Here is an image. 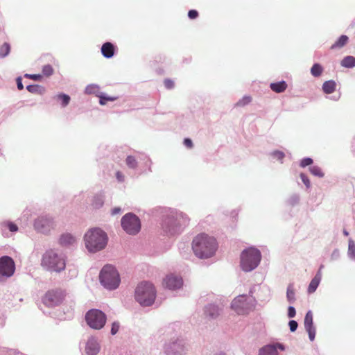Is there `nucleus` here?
I'll list each match as a JSON object with an SVG mask.
<instances>
[{
  "mask_svg": "<svg viewBox=\"0 0 355 355\" xmlns=\"http://www.w3.org/2000/svg\"><path fill=\"white\" fill-rule=\"evenodd\" d=\"M125 162L127 166L131 168H135L137 166V162L132 156H128Z\"/></svg>",
  "mask_w": 355,
  "mask_h": 355,
  "instance_id": "nucleus-31",
  "label": "nucleus"
},
{
  "mask_svg": "<svg viewBox=\"0 0 355 355\" xmlns=\"http://www.w3.org/2000/svg\"><path fill=\"white\" fill-rule=\"evenodd\" d=\"M219 308L215 305L210 304L205 309V314L211 318H214L219 315Z\"/></svg>",
  "mask_w": 355,
  "mask_h": 355,
  "instance_id": "nucleus-23",
  "label": "nucleus"
},
{
  "mask_svg": "<svg viewBox=\"0 0 355 355\" xmlns=\"http://www.w3.org/2000/svg\"><path fill=\"white\" fill-rule=\"evenodd\" d=\"M116 177L119 182H123L124 180V176L120 171L116 172Z\"/></svg>",
  "mask_w": 355,
  "mask_h": 355,
  "instance_id": "nucleus-49",
  "label": "nucleus"
},
{
  "mask_svg": "<svg viewBox=\"0 0 355 355\" xmlns=\"http://www.w3.org/2000/svg\"><path fill=\"white\" fill-rule=\"evenodd\" d=\"M322 268V266H320L317 274L313 278V279L311 281V282L309 285V287H308V293H313L317 289V288L320 282V280L322 279V272H321Z\"/></svg>",
  "mask_w": 355,
  "mask_h": 355,
  "instance_id": "nucleus-17",
  "label": "nucleus"
},
{
  "mask_svg": "<svg viewBox=\"0 0 355 355\" xmlns=\"http://www.w3.org/2000/svg\"><path fill=\"white\" fill-rule=\"evenodd\" d=\"M164 85L167 89H172L174 87V83L170 79H166L164 80Z\"/></svg>",
  "mask_w": 355,
  "mask_h": 355,
  "instance_id": "nucleus-43",
  "label": "nucleus"
},
{
  "mask_svg": "<svg viewBox=\"0 0 355 355\" xmlns=\"http://www.w3.org/2000/svg\"><path fill=\"white\" fill-rule=\"evenodd\" d=\"M26 89L31 93H41L44 88L39 85H28Z\"/></svg>",
  "mask_w": 355,
  "mask_h": 355,
  "instance_id": "nucleus-32",
  "label": "nucleus"
},
{
  "mask_svg": "<svg viewBox=\"0 0 355 355\" xmlns=\"http://www.w3.org/2000/svg\"><path fill=\"white\" fill-rule=\"evenodd\" d=\"M300 178H301L302 181L303 182V183L306 185V187L307 188H309L310 186H311V182H310V180L308 178V177L305 174L301 173L300 174Z\"/></svg>",
  "mask_w": 355,
  "mask_h": 355,
  "instance_id": "nucleus-39",
  "label": "nucleus"
},
{
  "mask_svg": "<svg viewBox=\"0 0 355 355\" xmlns=\"http://www.w3.org/2000/svg\"><path fill=\"white\" fill-rule=\"evenodd\" d=\"M218 248L216 239L206 234H200L193 240L192 249L196 257L207 259L212 257Z\"/></svg>",
  "mask_w": 355,
  "mask_h": 355,
  "instance_id": "nucleus-1",
  "label": "nucleus"
},
{
  "mask_svg": "<svg viewBox=\"0 0 355 355\" xmlns=\"http://www.w3.org/2000/svg\"><path fill=\"white\" fill-rule=\"evenodd\" d=\"M217 355H225V354H223V353H220V354H217Z\"/></svg>",
  "mask_w": 355,
  "mask_h": 355,
  "instance_id": "nucleus-53",
  "label": "nucleus"
},
{
  "mask_svg": "<svg viewBox=\"0 0 355 355\" xmlns=\"http://www.w3.org/2000/svg\"><path fill=\"white\" fill-rule=\"evenodd\" d=\"M58 98L62 101V105L64 107L67 105L70 101V97L67 94H59Z\"/></svg>",
  "mask_w": 355,
  "mask_h": 355,
  "instance_id": "nucleus-36",
  "label": "nucleus"
},
{
  "mask_svg": "<svg viewBox=\"0 0 355 355\" xmlns=\"http://www.w3.org/2000/svg\"><path fill=\"white\" fill-rule=\"evenodd\" d=\"M85 93L88 94H95L98 97L101 94L100 92V87L97 85H89L85 88Z\"/></svg>",
  "mask_w": 355,
  "mask_h": 355,
  "instance_id": "nucleus-24",
  "label": "nucleus"
},
{
  "mask_svg": "<svg viewBox=\"0 0 355 355\" xmlns=\"http://www.w3.org/2000/svg\"><path fill=\"white\" fill-rule=\"evenodd\" d=\"M15 270V264L13 259L8 256L0 258V277H10L13 275Z\"/></svg>",
  "mask_w": 355,
  "mask_h": 355,
  "instance_id": "nucleus-9",
  "label": "nucleus"
},
{
  "mask_svg": "<svg viewBox=\"0 0 355 355\" xmlns=\"http://www.w3.org/2000/svg\"><path fill=\"white\" fill-rule=\"evenodd\" d=\"M272 155L278 160H282L284 157V153L282 151H275Z\"/></svg>",
  "mask_w": 355,
  "mask_h": 355,
  "instance_id": "nucleus-40",
  "label": "nucleus"
},
{
  "mask_svg": "<svg viewBox=\"0 0 355 355\" xmlns=\"http://www.w3.org/2000/svg\"><path fill=\"white\" fill-rule=\"evenodd\" d=\"M354 250H355V248H354Z\"/></svg>",
  "mask_w": 355,
  "mask_h": 355,
  "instance_id": "nucleus-54",
  "label": "nucleus"
},
{
  "mask_svg": "<svg viewBox=\"0 0 355 355\" xmlns=\"http://www.w3.org/2000/svg\"><path fill=\"white\" fill-rule=\"evenodd\" d=\"M35 229L42 233L47 234L55 227L53 218L48 216H40L34 223Z\"/></svg>",
  "mask_w": 355,
  "mask_h": 355,
  "instance_id": "nucleus-10",
  "label": "nucleus"
},
{
  "mask_svg": "<svg viewBox=\"0 0 355 355\" xmlns=\"http://www.w3.org/2000/svg\"><path fill=\"white\" fill-rule=\"evenodd\" d=\"M17 85L18 89L21 90V89H24V85L22 84L21 78V77H18L17 78Z\"/></svg>",
  "mask_w": 355,
  "mask_h": 355,
  "instance_id": "nucleus-48",
  "label": "nucleus"
},
{
  "mask_svg": "<svg viewBox=\"0 0 355 355\" xmlns=\"http://www.w3.org/2000/svg\"><path fill=\"white\" fill-rule=\"evenodd\" d=\"M342 66L347 68H352L355 66V58L353 56H347L341 62Z\"/></svg>",
  "mask_w": 355,
  "mask_h": 355,
  "instance_id": "nucleus-27",
  "label": "nucleus"
},
{
  "mask_svg": "<svg viewBox=\"0 0 355 355\" xmlns=\"http://www.w3.org/2000/svg\"><path fill=\"white\" fill-rule=\"evenodd\" d=\"M100 345L96 339L91 338L88 340L85 347V352L88 355H96L100 351Z\"/></svg>",
  "mask_w": 355,
  "mask_h": 355,
  "instance_id": "nucleus-16",
  "label": "nucleus"
},
{
  "mask_svg": "<svg viewBox=\"0 0 355 355\" xmlns=\"http://www.w3.org/2000/svg\"><path fill=\"white\" fill-rule=\"evenodd\" d=\"M85 320L91 328L101 329L106 322V315L98 309H92L86 313Z\"/></svg>",
  "mask_w": 355,
  "mask_h": 355,
  "instance_id": "nucleus-7",
  "label": "nucleus"
},
{
  "mask_svg": "<svg viewBox=\"0 0 355 355\" xmlns=\"http://www.w3.org/2000/svg\"><path fill=\"white\" fill-rule=\"evenodd\" d=\"M352 247H354V245H351V244H349V249H352Z\"/></svg>",
  "mask_w": 355,
  "mask_h": 355,
  "instance_id": "nucleus-52",
  "label": "nucleus"
},
{
  "mask_svg": "<svg viewBox=\"0 0 355 355\" xmlns=\"http://www.w3.org/2000/svg\"><path fill=\"white\" fill-rule=\"evenodd\" d=\"M295 313H296V312H295V308L293 306H289L288 309V318H292L295 317Z\"/></svg>",
  "mask_w": 355,
  "mask_h": 355,
  "instance_id": "nucleus-45",
  "label": "nucleus"
},
{
  "mask_svg": "<svg viewBox=\"0 0 355 355\" xmlns=\"http://www.w3.org/2000/svg\"><path fill=\"white\" fill-rule=\"evenodd\" d=\"M156 290L153 284L144 282L135 290V299L142 306H150L155 302Z\"/></svg>",
  "mask_w": 355,
  "mask_h": 355,
  "instance_id": "nucleus-3",
  "label": "nucleus"
},
{
  "mask_svg": "<svg viewBox=\"0 0 355 355\" xmlns=\"http://www.w3.org/2000/svg\"><path fill=\"white\" fill-rule=\"evenodd\" d=\"M348 41V37L346 35H341L338 40L331 46V49L341 48L344 46Z\"/></svg>",
  "mask_w": 355,
  "mask_h": 355,
  "instance_id": "nucleus-25",
  "label": "nucleus"
},
{
  "mask_svg": "<svg viewBox=\"0 0 355 355\" xmlns=\"http://www.w3.org/2000/svg\"><path fill=\"white\" fill-rule=\"evenodd\" d=\"M41 264L46 270L56 272L63 270L66 266L64 257L52 250L44 253Z\"/></svg>",
  "mask_w": 355,
  "mask_h": 355,
  "instance_id": "nucleus-5",
  "label": "nucleus"
},
{
  "mask_svg": "<svg viewBox=\"0 0 355 355\" xmlns=\"http://www.w3.org/2000/svg\"><path fill=\"white\" fill-rule=\"evenodd\" d=\"M323 69L322 66L318 63L314 64L311 69V73L314 77L320 76L322 73Z\"/></svg>",
  "mask_w": 355,
  "mask_h": 355,
  "instance_id": "nucleus-28",
  "label": "nucleus"
},
{
  "mask_svg": "<svg viewBox=\"0 0 355 355\" xmlns=\"http://www.w3.org/2000/svg\"><path fill=\"white\" fill-rule=\"evenodd\" d=\"M251 101L252 98L250 96H244L242 99L236 103V105L239 107H243L250 103Z\"/></svg>",
  "mask_w": 355,
  "mask_h": 355,
  "instance_id": "nucleus-34",
  "label": "nucleus"
},
{
  "mask_svg": "<svg viewBox=\"0 0 355 355\" xmlns=\"http://www.w3.org/2000/svg\"><path fill=\"white\" fill-rule=\"evenodd\" d=\"M115 47L111 42H105L102 45L101 53L106 58H112L114 54Z\"/></svg>",
  "mask_w": 355,
  "mask_h": 355,
  "instance_id": "nucleus-19",
  "label": "nucleus"
},
{
  "mask_svg": "<svg viewBox=\"0 0 355 355\" xmlns=\"http://www.w3.org/2000/svg\"><path fill=\"white\" fill-rule=\"evenodd\" d=\"M84 240L88 251L96 252L106 247L108 238L107 234L101 229L92 228L85 233Z\"/></svg>",
  "mask_w": 355,
  "mask_h": 355,
  "instance_id": "nucleus-2",
  "label": "nucleus"
},
{
  "mask_svg": "<svg viewBox=\"0 0 355 355\" xmlns=\"http://www.w3.org/2000/svg\"><path fill=\"white\" fill-rule=\"evenodd\" d=\"M288 324H289L290 330L291 331H295L297 329V326H298L297 322L295 320H291L289 322Z\"/></svg>",
  "mask_w": 355,
  "mask_h": 355,
  "instance_id": "nucleus-42",
  "label": "nucleus"
},
{
  "mask_svg": "<svg viewBox=\"0 0 355 355\" xmlns=\"http://www.w3.org/2000/svg\"><path fill=\"white\" fill-rule=\"evenodd\" d=\"M121 226L126 233L134 235L140 231L141 222L136 215L129 213L122 218Z\"/></svg>",
  "mask_w": 355,
  "mask_h": 355,
  "instance_id": "nucleus-8",
  "label": "nucleus"
},
{
  "mask_svg": "<svg viewBox=\"0 0 355 355\" xmlns=\"http://www.w3.org/2000/svg\"><path fill=\"white\" fill-rule=\"evenodd\" d=\"M120 211H121L120 208H114L112 209V215L116 214L119 213Z\"/></svg>",
  "mask_w": 355,
  "mask_h": 355,
  "instance_id": "nucleus-50",
  "label": "nucleus"
},
{
  "mask_svg": "<svg viewBox=\"0 0 355 355\" xmlns=\"http://www.w3.org/2000/svg\"><path fill=\"white\" fill-rule=\"evenodd\" d=\"M65 297L62 290H51L48 291L43 298V302L47 306H53L61 303Z\"/></svg>",
  "mask_w": 355,
  "mask_h": 355,
  "instance_id": "nucleus-11",
  "label": "nucleus"
},
{
  "mask_svg": "<svg viewBox=\"0 0 355 355\" xmlns=\"http://www.w3.org/2000/svg\"><path fill=\"white\" fill-rule=\"evenodd\" d=\"M295 292L293 284H289L287 288L286 297L290 303H293L295 300Z\"/></svg>",
  "mask_w": 355,
  "mask_h": 355,
  "instance_id": "nucleus-26",
  "label": "nucleus"
},
{
  "mask_svg": "<svg viewBox=\"0 0 355 355\" xmlns=\"http://www.w3.org/2000/svg\"><path fill=\"white\" fill-rule=\"evenodd\" d=\"M119 329V324L118 322H113L111 329V334L112 335L116 334Z\"/></svg>",
  "mask_w": 355,
  "mask_h": 355,
  "instance_id": "nucleus-41",
  "label": "nucleus"
},
{
  "mask_svg": "<svg viewBox=\"0 0 355 355\" xmlns=\"http://www.w3.org/2000/svg\"><path fill=\"white\" fill-rule=\"evenodd\" d=\"M7 226H8L9 230L12 232H16L18 230L17 226L11 222L8 223Z\"/></svg>",
  "mask_w": 355,
  "mask_h": 355,
  "instance_id": "nucleus-46",
  "label": "nucleus"
},
{
  "mask_svg": "<svg viewBox=\"0 0 355 355\" xmlns=\"http://www.w3.org/2000/svg\"><path fill=\"white\" fill-rule=\"evenodd\" d=\"M270 87L273 92L276 93H281L286 89L287 84L285 81H280L278 83H271Z\"/></svg>",
  "mask_w": 355,
  "mask_h": 355,
  "instance_id": "nucleus-22",
  "label": "nucleus"
},
{
  "mask_svg": "<svg viewBox=\"0 0 355 355\" xmlns=\"http://www.w3.org/2000/svg\"><path fill=\"white\" fill-rule=\"evenodd\" d=\"M99 279L101 284L108 290L117 288L121 282L118 271L111 265H106L102 268Z\"/></svg>",
  "mask_w": 355,
  "mask_h": 355,
  "instance_id": "nucleus-4",
  "label": "nucleus"
},
{
  "mask_svg": "<svg viewBox=\"0 0 355 355\" xmlns=\"http://www.w3.org/2000/svg\"><path fill=\"white\" fill-rule=\"evenodd\" d=\"M99 103L101 105H105L107 101H114L118 98L116 96H109L103 94H101L98 96Z\"/></svg>",
  "mask_w": 355,
  "mask_h": 355,
  "instance_id": "nucleus-29",
  "label": "nucleus"
},
{
  "mask_svg": "<svg viewBox=\"0 0 355 355\" xmlns=\"http://www.w3.org/2000/svg\"><path fill=\"white\" fill-rule=\"evenodd\" d=\"M336 84L334 80L325 81L322 85V90L327 94H332L336 90Z\"/></svg>",
  "mask_w": 355,
  "mask_h": 355,
  "instance_id": "nucleus-21",
  "label": "nucleus"
},
{
  "mask_svg": "<svg viewBox=\"0 0 355 355\" xmlns=\"http://www.w3.org/2000/svg\"><path fill=\"white\" fill-rule=\"evenodd\" d=\"M162 284L164 287L170 290H175L182 287L183 281L180 277L170 274L166 276Z\"/></svg>",
  "mask_w": 355,
  "mask_h": 355,
  "instance_id": "nucleus-13",
  "label": "nucleus"
},
{
  "mask_svg": "<svg viewBox=\"0 0 355 355\" xmlns=\"http://www.w3.org/2000/svg\"><path fill=\"white\" fill-rule=\"evenodd\" d=\"M42 73L46 76H50L53 74V69L51 65L47 64L43 67Z\"/></svg>",
  "mask_w": 355,
  "mask_h": 355,
  "instance_id": "nucleus-35",
  "label": "nucleus"
},
{
  "mask_svg": "<svg viewBox=\"0 0 355 355\" xmlns=\"http://www.w3.org/2000/svg\"><path fill=\"white\" fill-rule=\"evenodd\" d=\"M312 163H313L312 159L309 158V157L304 158L302 159V161L300 162V166L305 167V166L311 165Z\"/></svg>",
  "mask_w": 355,
  "mask_h": 355,
  "instance_id": "nucleus-38",
  "label": "nucleus"
},
{
  "mask_svg": "<svg viewBox=\"0 0 355 355\" xmlns=\"http://www.w3.org/2000/svg\"><path fill=\"white\" fill-rule=\"evenodd\" d=\"M277 349L284 350V346L280 343L268 345L262 347L259 351V355H278Z\"/></svg>",
  "mask_w": 355,
  "mask_h": 355,
  "instance_id": "nucleus-15",
  "label": "nucleus"
},
{
  "mask_svg": "<svg viewBox=\"0 0 355 355\" xmlns=\"http://www.w3.org/2000/svg\"><path fill=\"white\" fill-rule=\"evenodd\" d=\"M343 234H344L345 236H348V235H349L348 232H347V231H346V230H344V231H343Z\"/></svg>",
  "mask_w": 355,
  "mask_h": 355,
  "instance_id": "nucleus-51",
  "label": "nucleus"
},
{
  "mask_svg": "<svg viewBox=\"0 0 355 355\" xmlns=\"http://www.w3.org/2000/svg\"><path fill=\"white\" fill-rule=\"evenodd\" d=\"M184 144L187 147V148H192L193 146V143H192V141L189 139V138H187L184 140Z\"/></svg>",
  "mask_w": 355,
  "mask_h": 355,
  "instance_id": "nucleus-47",
  "label": "nucleus"
},
{
  "mask_svg": "<svg viewBox=\"0 0 355 355\" xmlns=\"http://www.w3.org/2000/svg\"><path fill=\"white\" fill-rule=\"evenodd\" d=\"M10 51V46L9 44H8L6 42L4 43L1 46V49H0V56L1 58L6 57V55H8L9 54Z\"/></svg>",
  "mask_w": 355,
  "mask_h": 355,
  "instance_id": "nucleus-30",
  "label": "nucleus"
},
{
  "mask_svg": "<svg viewBox=\"0 0 355 355\" xmlns=\"http://www.w3.org/2000/svg\"><path fill=\"white\" fill-rule=\"evenodd\" d=\"M232 308L238 314H245L249 310V304L247 302V296L242 295L236 297L232 303Z\"/></svg>",
  "mask_w": 355,
  "mask_h": 355,
  "instance_id": "nucleus-12",
  "label": "nucleus"
},
{
  "mask_svg": "<svg viewBox=\"0 0 355 355\" xmlns=\"http://www.w3.org/2000/svg\"><path fill=\"white\" fill-rule=\"evenodd\" d=\"M261 252L254 248L243 250L241 254V267L243 270L250 272L256 268L260 263Z\"/></svg>",
  "mask_w": 355,
  "mask_h": 355,
  "instance_id": "nucleus-6",
  "label": "nucleus"
},
{
  "mask_svg": "<svg viewBox=\"0 0 355 355\" xmlns=\"http://www.w3.org/2000/svg\"><path fill=\"white\" fill-rule=\"evenodd\" d=\"M188 16L190 19H196L198 16V12L196 10H191L188 12Z\"/></svg>",
  "mask_w": 355,
  "mask_h": 355,
  "instance_id": "nucleus-44",
  "label": "nucleus"
},
{
  "mask_svg": "<svg viewBox=\"0 0 355 355\" xmlns=\"http://www.w3.org/2000/svg\"><path fill=\"white\" fill-rule=\"evenodd\" d=\"M183 351V346L177 342L166 346V352L169 355H177Z\"/></svg>",
  "mask_w": 355,
  "mask_h": 355,
  "instance_id": "nucleus-18",
  "label": "nucleus"
},
{
  "mask_svg": "<svg viewBox=\"0 0 355 355\" xmlns=\"http://www.w3.org/2000/svg\"><path fill=\"white\" fill-rule=\"evenodd\" d=\"M304 327L309 334V337L313 341L315 336V329L313 327V313L309 311L304 318Z\"/></svg>",
  "mask_w": 355,
  "mask_h": 355,
  "instance_id": "nucleus-14",
  "label": "nucleus"
},
{
  "mask_svg": "<svg viewBox=\"0 0 355 355\" xmlns=\"http://www.w3.org/2000/svg\"><path fill=\"white\" fill-rule=\"evenodd\" d=\"M76 241V238L71 234H64L60 238V243L62 245H71Z\"/></svg>",
  "mask_w": 355,
  "mask_h": 355,
  "instance_id": "nucleus-20",
  "label": "nucleus"
},
{
  "mask_svg": "<svg viewBox=\"0 0 355 355\" xmlns=\"http://www.w3.org/2000/svg\"><path fill=\"white\" fill-rule=\"evenodd\" d=\"M24 76L26 78L32 79L33 80H41L42 78V76L40 74H28V73H26L24 75Z\"/></svg>",
  "mask_w": 355,
  "mask_h": 355,
  "instance_id": "nucleus-37",
  "label": "nucleus"
},
{
  "mask_svg": "<svg viewBox=\"0 0 355 355\" xmlns=\"http://www.w3.org/2000/svg\"><path fill=\"white\" fill-rule=\"evenodd\" d=\"M309 170H310V172L311 173V174H313V175H315V176H318L320 178L323 177V175H324V173H322V170L318 166H312L309 168Z\"/></svg>",
  "mask_w": 355,
  "mask_h": 355,
  "instance_id": "nucleus-33",
  "label": "nucleus"
}]
</instances>
